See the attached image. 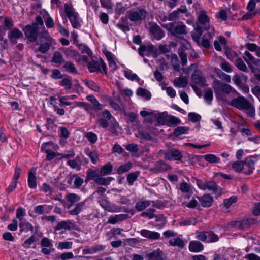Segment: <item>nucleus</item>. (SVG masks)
Wrapping results in <instances>:
<instances>
[{"instance_id": "45", "label": "nucleus", "mask_w": 260, "mask_h": 260, "mask_svg": "<svg viewBox=\"0 0 260 260\" xmlns=\"http://www.w3.org/2000/svg\"><path fill=\"white\" fill-rule=\"evenodd\" d=\"M84 205V202L78 203L73 210L69 211V213L72 215H78L83 209Z\"/></svg>"}, {"instance_id": "61", "label": "nucleus", "mask_w": 260, "mask_h": 260, "mask_svg": "<svg viewBox=\"0 0 260 260\" xmlns=\"http://www.w3.org/2000/svg\"><path fill=\"white\" fill-rule=\"evenodd\" d=\"M244 59L247 64L255 63L254 57L248 51H245L244 53Z\"/></svg>"}, {"instance_id": "21", "label": "nucleus", "mask_w": 260, "mask_h": 260, "mask_svg": "<svg viewBox=\"0 0 260 260\" xmlns=\"http://www.w3.org/2000/svg\"><path fill=\"white\" fill-rule=\"evenodd\" d=\"M52 208V206H48L47 207L46 205H40L35 207L34 211L37 214H43L45 212L47 213H49Z\"/></svg>"}, {"instance_id": "28", "label": "nucleus", "mask_w": 260, "mask_h": 260, "mask_svg": "<svg viewBox=\"0 0 260 260\" xmlns=\"http://www.w3.org/2000/svg\"><path fill=\"white\" fill-rule=\"evenodd\" d=\"M169 243L172 246H178L180 248H183L185 245L184 241L179 237L171 239Z\"/></svg>"}, {"instance_id": "63", "label": "nucleus", "mask_w": 260, "mask_h": 260, "mask_svg": "<svg viewBox=\"0 0 260 260\" xmlns=\"http://www.w3.org/2000/svg\"><path fill=\"white\" fill-rule=\"evenodd\" d=\"M188 116L189 120L193 122H198L201 119V117L200 115L193 112L189 113Z\"/></svg>"}, {"instance_id": "47", "label": "nucleus", "mask_w": 260, "mask_h": 260, "mask_svg": "<svg viewBox=\"0 0 260 260\" xmlns=\"http://www.w3.org/2000/svg\"><path fill=\"white\" fill-rule=\"evenodd\" d=\"M206 240L208 242H216L219 240V237L213 231H207V239Z\"/></svg>"}, {"instance_id": "35", "label": "nucleus", "mask_w": 260, "mask_h": 260, "mask_svg": "<svg viewBox=\"0 0 260 260\" xmlns=\"http://www.w3.org/2000/svg\"><path fill=\"white\" fill-rule=\"evenodd\" d=\"M87 99L91 102L93 109L95 110H101L102 109V105L99 103L93 95L88 96Z\"/></svg>"}, {"instance_id": "17", "label": "nucleus", "mask_w": 260, "mask_h": 260, "mask_svg": "<svg viewBox=\"0 0 260 260\" xmlns=\"http://www.w3.org/2000/svg\"><path fill=\"white\" fill-rule=\"evenodd\" d=\"M249 222L248 219H245L241 221H232L230 222L229 225L238 230H244L249 226Z\"/></svg>"}, {"instance_id": "19", "label": "nucleus", "mask_w": 260, "mask_h": 260, "mask_svg": "<svg viewBox=\"0 0 260 260\" xmlns=\"http://www.w3.org/2000/svg\"><path fill=\"white\" fill-rule=\"evenodd\" d=\"M204 249V245L198 241H191L189 243V249L191 252H198Z\"/></svg>"}, {"instance_id": "1", "label": "nucleus", "mask_w": 260, "mask_h": 260, "mask_svg": "<svg viewBox=\"0 0 260 260\" xmlns=\"http://www.w3.org/2000/svg\"><path fill=\"white\" fill-rule=\"evenodd\" d=\"M39 42L40 46L38 50L42 53H46L55 44L54 39L45 29L40 33Z\"/></svg>"}, {"instance_id": "32", "label": "nucleus", "mask_w": 260, "mask_h": 260, "mask_svg": "<svg viewBox=\"0 0 260 260\" xmlns=\"http://www.w3.org/2000/svg\"><path fill=\"white\" fill-rule=\"evenodd\" d=\"M140 174V172L139 171L132 172L128 174L127 176V181L129 185H132L135 181H136Z\"/></svg>"}, {"instance_id": "42", "label": "nucleus", "mask_w": 260, "mask_h": 260, "mask_svg": "<svg viewBox=\"0 0 260 260\" xmlns=\"http://www.w3.org/2000/svg\"><path fill=\"white\" fill-rule=\"evenodd\" d=\"M112 164L110 162H108L101 168L100 173L103 175H108L112 172Z\"/></svg>"}, {"instance_id": "64", "label": "nucleus", "mask_w": 260, "mask_h": 260, "mask_svg": "<svg viewBox=\"0 0 260 260\" xmlns=\"http://www.w3.org/2000/svg\"><path fill=\"white\" fill-rule=\"evenodd\" d=\"M180 189L183 193H188L191 190L190 185L185 182L180 184Z\"/></svg>"}, {"instance_id": "62", "label": "nucleus", "mask_w": 260, "mask_h": 260, "mask_svg": "<svg viewBox=\"0 0 260 260\" xmlns=\"http://www.w3.org/2000/svg\"><path fill=\"white\" fill-rule=\"evenodd\" d=\"M221 68L228 73H230L232 71V66L225 60L222 61L220 65Z\"/></svg>"}, {"instance_id": "8", "label": "nucleus", "mask_w": 260, "mask_h": 260, "mask_svg": "<svg viewBox=\"0 0 260 260\" xmlns=\"http://www.w3.org/2000/svg\"><path fill=\"white\" fill-rule=\"evenodd\" d=\"M191 79L192 81L196 84L202 86L207 85L206 79L203 77L202 72L200 70H196L192 74Z\"/></svg>"}, {"instance_id": "43", "label": "nucleus", "mask_w": 260, "mask_h": 260, "mask_svg": "<svg viewBox=\"0 0 260 260\" xmlns=\"http://www.w3.org/2000/svg\"><path fill=\"white\" fill-rule=\"evenodd\" d=\"M135 135L137 137L141 138L147 141L151 140L152 138V136L148 133L142 130L139 131Z\"/></svg>"}, {"instance_id": "3", "label": "nucleus", "mask_w": 260, "mask_h": 260, "mask_svg": "<svg viewBox=\"0 0 260 260\" xmlns=\"http://www.w3.org/2000/svg\"><path fill=\"white\" fill-rule=\"evenodd\" d=\"M128 18L132 22L140 23L148 15V12L143 8L138 7L135 10L127 12Z\"/></svg>"}, {"instance_id": "26", "label": "nucleus", "mask_w": 260, "mask_h": 260, "mask_svg": "<svg viewBox=\"0 0 260 260\" xmlns=\"http://www.w3.org/2000/svg\"><path fill=\"white\" fill-rule=\"evenodd\" d=\"M233 80L235 84L240 86L243 82H246L247 80V77L242 73L236 74L233 78Z\"/></svg>"}, {"instance_id": "9", "label": "nucleus", "mask_w": 260, "mask_h": 260, "mask_svg": "<svg viewBox=\"0 0 260 260\" xmlns=\"http://www.w3.org/2000/svg\"><path fill=\"white\" fill-rule=\"evenodd\" d=\"M253 156H249L246 157L244 160V173L249 175L253 172L254 169V164L255 160L253 158Z\"/></svg>"}, {"instance_id": "23", "label": "nucleus", "mask_w": 260, "mask_h": 260, "mask_svg": "<svg viewBox=\"0 0 260 260\" xmlns=\"http://www.w3.org/2000/svg\"><path fill=\"white\" fill-rule=\"evenodd\" d=\"M100 204L105 210L108 212H114L117 211L116 207L114 205H110L109 202L106 199H101L100 201Z\"/></svg>"}, {"instance_id": "59", "label": "nucleus", "mask_w": 260, "mask_h": 260, "mask_svg": "<svg viewBox=\"0 0 260 260\" xmlns=\"http://www.w3.org/2000/svg\"><path fill=\"white\" fill-rule=\"evenodd\" d=\"M72 245V242H61L58 243V248L61 250L71 249Z\"/></svg>"}, {"instance_id": "24", "label": "nucleus", "mask_w": 260, "mask_h": 260, "mask_svg": "<svg viewBox=\"0 0 260 260\" xmlns=\"http://www.w3.org/2000/svg\"><path fill=\"white\" fill-rule=\"evenodd\" d=\"M23 34L18 29L15 28L9 35V39L11 43L15 44L17 43L16 39L22 37Z\"/></svg>"}, {"instance_id": "57", "label": "nucleus", "mask_w": 260, "mask_h": 260, "mask_svg": "<svg viewBox=\"0 0 260 260\" xmlns=\"http://www.w3.org/2000/svg\"><path fill=\"white\" fill-rule=\"evenodd\" d=\"M188 130V128L187 127L178 126L174 129L173 134L176 136H178L181 134L187 133Z\"/></svg>"}, {"instance_id": "18", "label": "nucleus", "mask_w": 260, "mask_h": 260, "mask_svg": "<svg viewBox=\"0 0 260 260\" xmlns=\"http://www.w3.org/2000/svg\"><path fill=\"white\" fill-rule=\"evenodd\" d=\"M164 252L160 249L149 253L147 254L148 260H163Z\"/></svg>"}, {"instance_id": "37", "label": "nucleus", "mask_w": 260, "mask_h": 260, "mask_svg": "<svg viewBox=\"0 0 260 260\" xmlns=\"http://www.w3.org/2000/svg\"><path fill=\"white\" fill-rule=\"evenodd\" d=\"M85 152L91 159V161L95 164L98 159L99 156L95 151H92L89 149L87 148L85 150Z\"/></svg>"}, {"instance_id": "50", "label": "nucleus", "mask_w": 260, "mask_h": 260, "mask_svg": "<svg viewBox=\"0 0 260 260\" xmlns=\"http://www.w3.org/2000/svg\"><path fill=\"white\" fill-rule=\"evenodd\" d=\"M85 136L88 139L89 142L91 144H94L97 141L98 136L92 132L86 133Z\"/></svg>"}, {"instance_id": "15", "label": "nucleus", "mask_w": 260, "mask_h": 260, "mask_svg": "<svg viewBox=\"0 0 260 260\" xmlns=\"http://www.w3.org/2000/svg\"><path fill=\"white\" fill-rule=\"evenodd\" d=\"M37 170L36 167L32 168L29 173L28 176V185L30 188H35L37 187L36 177L35 175Z\"/></svg>"}, {"instance_id": "31", "label": "nucleus", "mask_w": 260, "mask_h": 260, "mask_svg": "<svg viewBox=\"0 0 260 260\" xmlns=\"http://www.w3.org/2000/svg\"><path fill=\"white\" fill-rule=\"evenodd\" d=\"M201 157L203 158L206 161L211 164L219 162L220 160L219 157L212 154H206Z\"/></svg>"}, {"instance_id": "39", "label": "nucleus", "mask_w": 260, "mask_h": 260, "mask_svg": "<svg viewBox=\"0 0 260 260\" xmlns=\"http://www.w3.org/2000/svg\"><path fill=\"white\" fill-rule=\"evenodd\" d=\"M235 66L241 71L246 72L247 68L241 58L238 57L235 60Z\"/></svg>"}, {"instance_id": "53", "label": "nucleus", "mask_w": 260, "mask_h": 260, "mask_svg": "<svg viewBox=\"0 0 260 260\" xmlns=\"http://www.w3.org/2000/svg\"><path fill=\"white\" fill-rule=\"evenodd\" d=\"M186 26L184 25H178L174 29V35L186 34Z\"/></svg>"}, {"instance_id": "38", "label": "nucleus", "mask_w": 260, "mask_h": 260, "mask_svg": "<svg viewBox=\"0 0 260 260\" xmlns=\"http://www.w3.org/2000/svg\"><path fill=\"white\" fill-rule=\"evenodd\" d=\"M64 70L70 73L77 74V71L73 63L70 61H67L63 66Z\"/></svg>"}, {"instance_id": "58", "label": "nucleus", "mask_w": 260, "mask_h": 260, "mask_svg": "<svg viewBox=\"0 0 260 260\" xmlns=\"http://www.w3.org/2000/svg\"><path fill=\"white\" fill-rule=\"evenodd\" d=\"M232 168L233 169H234L235 171L237 172L241 171L243 169L244 170V161H236L233 162Z\"/></svg>"}, {"instance_id": "41", "label": "nucleus", "mask_w": 260, "mask_h": 260, "mask_svg": "<svg viewBox=\"0 0 260 260\" xmlns=\"http://www.w3.org/2000/svg\"><path fill=\"white\" fill-rule=\"evenodd\" d=\"M171 62L174 70L179 71L180 70V65L178 63V58L177 55L171 54Z\"/></svg>"}, {"instance_id": "34", "label": "nucleus", "mask_w": 260, "mask_h": 260, "mask_svg": "<svg viewBox=\"0 0 260 260\" xmlns=\"http://www.w3.org/2000/svg\"><path fill=\"white\" fill-rule=\"evenodd\" d=\"M72 223L71 221H62L59 222L55 229L60 230L61 229L70 230L71 229Z\"/></svg>"}, {"instance_id": "29", "label": "nucleus", "mask_w": 260, "mask_h": 260, "mask_svg": "<svg viewBox=\"0 0 260 260\" xmlns=\"http://www.w3.org/2000/svg\"><path fill=\"white\" fill-rule=\"evenodd\" d=\"M113 179V178L110 177L103 178L99 175L94 179V181L99 185H108Z\"/></svg>"}, {"instance_id": "22", "label": "nucleus", "mask_w": 260, "mask_h": 260, "mask_svg": "<svg viewBox=\"0 0 260 260\" xmlns=\"http://www.w3.org/2000/svg\"><path fill=\"white\" fill-rule=\"evenodd\" d=\"M198 20L200 24L206 25L209 23L210 18L205 10H201L198 14Z\"/></svg>"}, {"instance_id": "16", "label": "nucleus", "mask_w": 260, "mask_h": 260, "mask_svg": "<svg viewBox=\"0 0 260 260\" xmlns=\"http://www.w3.org/2000/svg\"><path fill=\"white\" fill-rule=\"evenodd\" d=\"M129 218L128 214H122L111 216L109 217L108 222L112 224H115L117 222H121Z\"/></svg>"}, {"instance_id": "11", "label": "nucleus", "mask_w": 260, "mask_h": 260, "mask_svg": "<svg viewBox=\"0 0 260 260\" xmlns=\"http://www.w3.org/2000/svg\"><path fill=\"white\" fill-rule=\"evenodd\" d=\"M205 29L207 31V34L204 36L202 44L204 47L208 48L210 45V41L214 35V29L213 27L209 26L208 28L206 27Z\"/></svg>"}, {"instance_id": "2", "label": "nucleus", "mask_w": 260, "mask_h": 260, "mask_svg": "<svg viewBox=\"0 0 260 260\" xmlns=\"http://www.w3.org/2000/svg\"><path fill=\"white\" fill-rule=\"evenodd\" d=\"M231 105L239 110H248L250 116L254 114L253 105L243 96H239L233 99L231 102Z\"/></svg>"}, {"instance_id": "13", "label": "nucleus", "mask_w": 260, "mask_h": 260, "mask_svg": "<svg viewBox=\"0 0 260 260\" xmlns=\"http://www.w3.org/2000/svg\"><path fill=\"white\" fill-rule=\"evenodd\" d=\"M141 235L150 240H157L159 239L160 235L158 232L151 231L146 229H143L140 231Z\"/></svg>"}, {"instance_id": "10", "label": "nucleus", "mask_w": 260, "mask_h": 260, "mask_svg": "<svg viewBox=\"0 0 260 260\" xmlns=\"http://www.w3.org/2000/svg\"><path fill=\"white\" fill-rule=\"evenodd\" d=\"M156 51V48L152 45L147 46L143 45L140 46L138 49L139 53L142 57L145 55L149 56L153 54H155Z\"/></svg>"}, {"instance_id": "56", "label": "nucleus", "mask_w": 260, "mask_h": 260, "mask_svg": "<svg viewBox=\"0 0 260 260\" xmlns=\"http://www.w3.org/2000/svg\"><path fill=\"white\" fill-rule=\"evenodd\" d=\"M64 11L68 18L77 14L75 12L72 7L67 4L64 5Z\"/></svg>"}, {"instance_id": "40", "label": "nucleus", "mask_w": 260, "mask_h": 260, "mask_svg": "<svg viewBox=\"0 0 260 260\" xmlns=\"http://www.w3.org/2000/svg\"><path fill=\"white\" fill-rule=\"evenodd\" d=\"M52 62L55 63H61L63 62V58L62 54L58 51L54 53L52 59Z\"/></svg>"}, {"instance_id": "4", "label": "nucleus", "mask_w": 260, "mask_h": 260, "mask_svg": "<svg viewBox=\"0 0 260 260\" xmlns=\"http://www.w3.org/2000/svg\"><path fill=\"white\" fill-rule=\"evenodd\" d=\"M197 184L198 187L202 190L208 189L215 194L220 195L222 193V189L218 187L216 183L213 181H203L199 179H197Z\"/></svg>"}, {"instance_id": "30", "label": "nucleus", "mask_w": 260, "mask_h": 260, "mask_svg": "<svg viewBox=\"0 0 260 260\" xmlns=\"http://www.w3.org/2000/svg\"><path fill=\"white\" fill-rule=\"evenodd\" d=\"M66 198L67 201L71 203L69 207H71L76 202H78L81 198L79 196L74 193H70L66 195Z\"/></svg>"}, {"instance_id": "55", "label": "nucleus", "mask_w": 260, "mask_h": 260, "mask_svg": "<svg viewBox=\"0 0 260 260\" xmlns=\"http://www.w3.org/2000/svg\"><path fill=\"white\" fill-rule=\"evenodd\" d=\"M204 99L208 104H210L213 100V92L211 89H207L204 94Z\"/></svg>"}, {"instance_id": "52", "label": "nucleus", "mask_w": 260, "mask_h": 260, "mask_svg": "<svg viewBox=\"0 0 260 260\" xmlns=\"http://www.w3.org/2000/svg\"><path fill=\"white\" fill-rule=\"evenodd\" d=\"M198 223L197 221L195 218H190L186 220H182L179 222L180 226H189L190 225H195Z\"/></svg>"}, {"instance_id": "6", "label": "nucleus", "mask_w": 260, "mask_h": 260, "mask_svg": "<svg viewBox=\"0 0 260 260\" xmlns=\"http://www.w3.org/2000/svg\"><path fill=\"white\" fill-rule=\"evenodd\" d=\"M100 67H101L103 73L105 74H107L106 66L104 60L100 58L99 60L95 61L92 60L88 64V68L90 72H94L96 71H101Z\"/></svg>"}, {"instance_id": "14", "label": "nucleus", "mask_w": 260, "mask_h": 260, "mask_svg": "<svg viewBox=\"0 0 260 260\" xmlns=\"http://www.w3.org/2000/svg\"><path fill=\"white\" fill-rule=\"evenodd\" d=\"M223 83L221 81L218 80L216 79H214L212 83V87L214 91L217 96L222 100H224V98L222 96L221 89L222 88Z\"/></svg>"}, {"instance_id": "51", "label": "nucleus", "mask_w": 260, "mask_h": 260, "mask_svg": "<svg viewBox=\"0 0 260 260\" xmlns=\"http://www.w3.org/2000/svg\"><path fill=\"white\" fill-rule=\"evenodd\" d=\"M19 226L22 228L23 230H26L27 231H30L32 232L34 230L32 225L27 222L25 219L20 222Z\"/></svg>"}, {"instance_id": "48", "label": "nucleus", "mask_w": 260, "mask_h": 260, "mask_svg": "<svg viewBox=\"0 0 260 260\" xmlns=\"http://www.w3.org/2000/svg\"><path fill=\"white\" fill-rule=\"evenodd\" d=\"M69 19L74 28H77L80 27V24L77 14L69 17Z\"/></svg>"}, {"instance_id": "54", "label": "nucleus", "mask_w": 260, "mask_h": 260, "mask_svg": "<svg viewBox=\"0 0 260 260\" xmlns=\"http://www.w3.org/2000/svg\"><path fill=\"white\" fill-rule=\"evenodd\" d=\"M124 74L126 78L132 81L137 80L138 82L140 81V78L136 74H132L131 72L124 71Z\"/></svg>"}, {"instance_id": "44", "label": "nucleus", "mask_w": 260, "mask_h": 260, "mask_svg": "<svg viewBox=\"0 0 260 260\" xmlns=\"http://www.w3.org/2000/svg\"><path fill=\"white\" fill-rule=\"evenodd\" d=\"M137 94L139 96L144 97L147 100H149L151 98V93L150 92L141 87L137 89Z\"/></svg>"}, {"instance_id": "27", "label": "nucleus", "mask_w": 260, "mask_h": 260, "mask_svg": "<svg viewBox=\"0 0 260 260\" xmlns=\"http://www.w3.org/2000/svg\"><path fill=\"white\" fill-rule=\"evenodd\" d=\"M150 203L151 202L148 200H140L136 203L135 208L138 211H141L150 206Z\"/></svg>"}, {"instance_id": "46", "label": "nucleus", "mask_w": 260, "mask_h": 260, "mask_svg": "<svg viewBox=\"0 0 260 260\" xmlns=\"http://www.w3.org/2000/svg\"><path fill=\"white\" fill-rule=\"evenodd\" d=\"M215 71L218 76L223 80L227 82H231V79L230 76L223 73L219 69H216Z\"/></svg>"}, {"instance_id": "33", "label": "nucleus", "mask_w": 260, "mask_h": 260, "mask_svg": "<svg viewBox=\"0 0 260 260\" xmlns=\"http://www.w3.org/2000/svg\"><path fill=\"white\" fill-rule=\"evenodd\" d=\"M132 167V163L127 162L125 164L122 165L117 169V172L118 174H122L129 171Z\"/></svg>"}, {"instance_id": "60", "label": "nucleus", "mask_w": 260, "mask_h": 260, "mask_svg": "<svg viewBox=\"0 0 260 260\" xmlns=\"http://www.w3.org/2000/svg\"><path fill=\"white\" fill-rule=\"evenodd\" d=\"M36 240L35 235H32L30 238L26 239L22 244L23 246L25 248H29L30 245Z\"/></svg>"}, {"instance_id": "12", "label": "nucleus", "mask_w": 260, "mask_h": 260, "mask_svg": "<svg viewBox=\"0 0 260 260\" xmlns=\"http://www.w3.org/2000/svg\"><path fill=\"white\" fill-rule=\"evenodd\" d=\"M170 169V166L163 161H157L154 166L150 169V170L155 173H157L164 171H166Z\"/></svg>"}, {"instance_id": "5", "label": "nucleus", "mask_w": 260, "mask_h": 260, "mask_svg": "<svg viewBox=\"0 0 260 260\" xmlns=\"http://www.w3.org/2000/svg\"><path fill=\"white\" fill-rule=\"evenodd\" d=\"M23 30L29 41L34 42L37 40L38 37V26L37 23L26 25Z\"/></svg>"}, {"instance_id": "25", "label": "nucleus", "mask_w": 260, "mask_h": 260, "mask_svg": "<svg viewBox=\"0 0 260 260\" xmlns=\"http://www.w3.org/2000/svg\"><path fill=\"white\" fill-rule=\"evenodd\" d=\"M175 86L177 87H185L187 84V79L185 77H180L174 79L173 82Z\"/></svg>"}, {"instance_id": "36", "label": "nucleus", "mask_w": 260, "mask_h": 260, "mask_svg": "<svg viewBox=\"0 0 260 260\" xmlns=\"http://www.w3.org/2000/svg\"><path fill=\"white\" fill-rule=\"evenodd\" d=\"M178 54L181 59L182 65L184 66L187 62V53L185 52V49L183 48H179Z\"/></svg>"}, {"instance_id": "20", "label": "nucleus", "mask_w": 260, "mask_h": 260, "mask_svg": "<svg viewBox=\"0 0 260 260\" xmlns=\"http://www.w3.org/2000/svg\"><path fill=\"white\" fill-rule=\"evenodd\" d=\"M199 200L202 206L205 207H208L211 206L213 201L212 197L209 194H205L199 198Z\"/></svg>"}, {"instance_id": "49", "label": "nucleus", "mask_w": 260, "mask_h": 260, "mask_svg": "<svg viewBox=\"0 0 260 260\" xmlns=\"http://www.w3.org/2000/svg\"><path fill=\"white\" fill-rule=\"evenodd\" d=\"M223 92L226 94H229L230 93H237L236 90L232 87L230 85L224 83L222 85L221 89V92Z\"/></svg>"}, {"instance_id": "7", "label": "nucleus", "mask_w": 260, "mask_h": 260, "mask_svg": "<svg viewBox=\"0 0 260 260\" xmlns=\"http://www.w3.org/2000/svg\"><path fill=\"white\" fill-rule=\"evenodd\" d=\"M149 25L150 26V32L153 34L156 39L159 40L164 37V31L156 23L150 22Z\"/></svg>"}]
</instances>
